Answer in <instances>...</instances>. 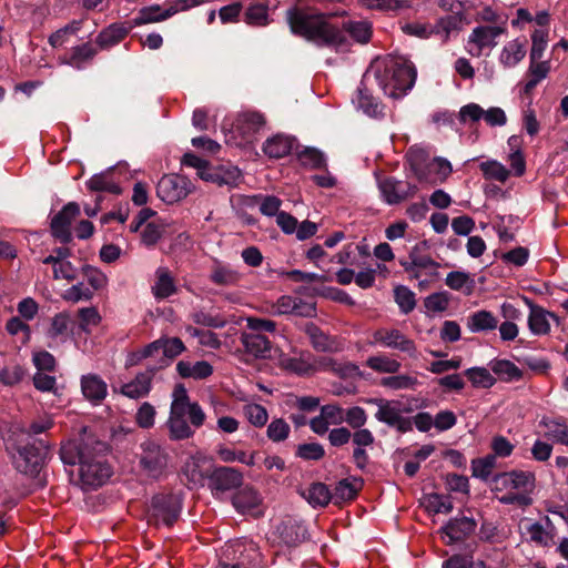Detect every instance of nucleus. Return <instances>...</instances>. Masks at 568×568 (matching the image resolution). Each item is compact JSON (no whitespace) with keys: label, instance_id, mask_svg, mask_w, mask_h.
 <instances>
[{"label":"nucleus","instance_id":"nucleus-43","mask_svg":"<svg viewBox=\"0 0 568 568\" xmlns=\"http://www.w3.org/2000/svg\"><path fill=\"white\" fill-rule=\"evenodd\" d=\"M166 426L169 428V437L172 440H183L194 435V430L187 424L185 417L170 416Z\"/></svg>","mask_w":568,"mask_h":568},{"label":"nucleus","instance_id":"nucleus-22","mask_svg":"<svg viewBox=\"0 0 568 568\" xmlns=\"http://www.w3.org/2000/svg\"><path fill=\"white\" fill-rule=\"evenodd\" d=\"M81 390L90 403L99 405L108 394V386L99 375L88 374L81 378Z\"/></svg>","mask_w":568,"mask_h":568},{"label":"nucleus","instance_id":"nucleus-25","mask_svg":"<svg viewBox=\"0 0 568 568\" xmlns=\"http://www.w3.org/2000/svg\"><path fill=\"white\" fill-rule=\"evenodd\" d=\"M130 29V27H125L123 23H112L100 31L95 38V44L101 50L110 49L124 40Z\"/></svg>","mask_w":568,"mask_h":568},{"label":"nucleus","instance_id":"nucleus-41","mask_svg":"<svg viewBox=\"0 0 568 568\" xmlns=\"http://www.w3.org/2000/svg\"><path fill=\"white\" fill-rule=\"evenodd\" d=\"M541 424L547 428L548 438L568 447V424L564 418L542 419Z\"/></svg>","mask_w":568,"mask_h":568},{"label":"nucleus","instance_id":"nucleus-59","mask_svg":"<svg viewBox=\"0 0 568 568\" xmlns=\"http://www.w3.org/2000/svg\"><path fill=\"white\" fill-rule=\"evenodd\" d=\"M290 425L283 418H276L267 426V437L275 443L285 440L290 435Z\"/></svg>","mask_w":568,"mask_h":568},{"label":"nucleus","instance_id":"nucleus-3","mask_svg":"<svg viewBox=\"0 0 568 568\" xmlns=\"http://www.w3.org/2000/svg\"><path fill=\"white\" fill-rule=\"evenodd\" d=\"M12 464L17 471L33 479L34 487L42 489L48 481L42 470L51 458V446L45 439L14 437Z\"/></svg>","mask_w":568,"mask_h":568},{"label":"nucleus","instance_id":"nucleus-17","mask_svg":"<svg viewBox=\"0 0 568 568\" xmlns=\"http://www.w3.org/2000/svg\"><path fill=\"white\" fill-rule=\"evenodd\" d=\"M168 464L166 454L154 443H148L143 447V453L140 457V466L151 478H159Z\"/></svg>","mask_w":568,"mask_h":568},{"label":"nucleus","instance_id":"nucleus-62","mask_svg":"<svg viewBox=\"0 0 568 568\" xmlns=\"http://www.w3.org/2000/svg\"><path fill=\"white\" fill-rule=\"evenodd\" d=\"M93 292L85 287L83 283H78L69 287L62 294V298L67 302L78 303L80 301H90Z\"/></svg>","mask_w":568,"mask_h":568},{"label":"nucleus","instance_id":"nucleus-55","mask_svg":"<svg viewBox=\"0 0 568 568\" xmlns=\"http://www.w3.org/2000/svg\"><path fill=\"white\" fill-rule=\"evenodd\" d=\"M158 281L154 287V295L159 298H166L175 292V285L168 271H158Z\"/></svg>","mask_w":568,"mask_h":568},{"label":"nucleus","instance_id":"nucleus-5","mask_svg":"<svg viewBox=\"0 0 568 568\" xmlns=\"http://www.w3.org/2000/svg\"><path fill=\"white\" fill-rule=\"evenodd\" d=\"M183 508V497L176 493L155 494L148 508V524L159 527H173L179 520Z\"/></svg>","mask_w":568,"mask_h":568},{"label":"nucleus","instance_id":"nucleus-42","mask_svg":"<svg viewBox=\"0 0 568 568\" xmlns=\"http://www.w3.org/2000/svg\"><path fill=\"white\" fill-rule=\"evenodd\" d=\"M297 158L303 166L313 170H326L327 163L325 154L316 148L305 146L301 152L297 153Z\"/></svg>","mask_w":568,"mask_h":568},{"label":"nucleus","instance_id":"nucleus-8","mask_svg":"<svg viewBox=\"0 0 568 568\" xmlns=\"http://www.w3.org/2000/svg\"><path fill=\"white\" fill-rule=\"evenodd\" d=\"M274 535L278 544L287 548H296L310 539L305 520L297 516L286 515L275 526Z\"/></svg>","mask_w":568,"mask_h":568},{"label":"nucleus","instance_id":"nucleus-24","mask_svg":"<svg viewBox=\"0 0 568 568\" xmlns=\"http://www.w3.org/2000/svg\"><path fill=\"white\" fill-rule=\"evenodd\" d=\"M364 486V480L361 477H351L341 479L332 491L333 501L338 505L344 501L354 500L359 490Z\"/></svg>","mask_w":568,"mask_h":568},{"label":"nucleus","instance_id":"nucleus-15","mask_svg":"<svg viewBox=\"0 0 568 568\" xmlns=\"http://www.w3.org/2000/svg\"><path fill=\"white\" fill-rule=\"evenodd\" d=\"M201 180L216 184L217 186L235 187L239 185L242 173L231 164H216L213 165L209 161L203 171L200 172Z\"/></svg>","mask_w":568,"mask_h":568},{"label":"nucleus","instance_id":"nucleus-60","mask_svg":"<svg viewBox=\"0 0 568 568\" xmlns=\"http://www.w3.org/2000/svg\"><path fill=\"white\" fill-rule=\"evenodd\" d=\"M547 31L536 29L531 34V49L529 53L530 60H540L544 55V52L547 48Z\"/></svg>","mask_w":568,"mask_h":568},{"label":"nucleus","instance_id":"nucleus-7","mask_svg":"<svg viewBox=\"0 0 568 568\" xmlns=\"http://www.w3.org/2000/svg\"><path fill=\"white\" fill-rule=\"evenodd\" d=\"M371 403L378 406V409L375 413V418L378 422L386 424L388 427L395 428L400 434L413 430L412 419L402 415L403 413H410V408H402L399 402L384 398H374L371 399Z\"/></svg>","mask_w":568,"mask_h":568},{"label":"nucleus","instance_id":"nucleus-48","mask_svg":"<svg viewBox=\"0 0 568 568\" xmlns=\"http://www.w3.org/2000/svg\"><path fill=\"white\" fill-rule=\"evenodd\" d=\"M474 387L490 388L495 385L496 378L485 367H471L464 372Z\"/></svg>","mask_w":568,"mask_h":568},{"label":"nucleus","instance_id":"nucleus-35","mask_svg":"<svg viewBox=\"0 0 568 568\" xmlns=\"http://www.w3.org/2000/svg\"><path fill=\"white\" fill-rule=\"evenodd\" d=\"M420 504L429 514H449L454 508L453 503L448 496H444L437 493L425 494Z\"/></svg>","mask_w":568,"mask_h":568},{"label":"nucleus","instance_id":"nucleus-51","mask_svg":"<svg viewBox=\"0 0 568 568\" xmlns=\"http://www.w3.org/2000/svg\"><path fill=\"white\" fill-rule=\"evenodd\" d=\"M244 21L251 26H266L268 23L267 6L264 3H252L244 12Z\"/></svg>","mask_w":568,"mask_h":568},{"label":"nucleus","instance_id":"nucleus-30","mask_svg":"<svg viewBox=\"0 0 568 568\" xmlns=\"http://www.w3.org/2000/svg\"><path fill=\"white\" fill-rule=\"evenodd\" d=\"M497 326L498 320L490 311L479 310L467 317V327L473 333L494 331Z\"/></svg>","mask_w":568,"mask_h":568},{"label":"nucleus","instance_id":"nucleus-53","mask_svg":"<svg viewBox=\"0 0 568 568\" xmlns=\"http://www.w3.org/2000/svg\"><path fill=\"white\" fill-rule=\"evenodd\" d=\"M418 384L416 377L410 375H395L383 377L381 379V385L384 387H388L390 389H414Z\"/></svg>","mask_w":568,"mask_h":568},{"label":"nucleus","instance_id":"nucleus-49","mask_svg":"<svg viewBox=\"0 0 568 568\" xmlns=\"http://www.w3.org/2000/svg\"><path fill=\"white\" fill-rule=\"evenodd\" d=\"M496 466V455L488 454L481 458L471 460V475L481 480H487Z\"/></svg>","mask_w":568,"mask_h":568},{"label":"nucleus","instance_id":"nucleus-28","mask_svg":"<svg viewBox=\"0 0 568 568\" xmlns=\"http://www.w3.org/2000/svg\"><path fill=\"white\" fill-rule=\"evenodd\" d=\"M260 503L261 499L257 490L250 485H242L232 496V505L241 514L256 508Z\"/></svg>","mask_w":568,"mask_h":568},{"label":"nucleus","instance_id":"nucleus-56","mask_svg":"<svg viewBox=\"0 0 568 568\" xmlns=\"http://www.w3.org/2000/svg\"><path fill=\"white\" fill-rule=\"evenodd\" d=\"M70 324L71 318L67 312L55 314L52 317L51 325L48 329V336L51 338H57L59 336L68 335Z\"/></svg>","mask_w":568,"mask_h":568},{"label":"nucleus","instance_id":"nucleus-10","mask_svg":"<svg viewBox=\"0 0 568 568\" xmlns=\"http://www.w3.org/2000/svg\"><path fill=\"white\" fill-rule=\"evenodd\" d=\"M206 1L207 0H176L173 4L169 6L165 9H163L159 4L143 7L138 12L133 21L135 26L163 21L174 16L179 11H184L193 7H197Z\"/></svg>","mask_w":568,"mask_h":568},{"label":"nucleus","instance_id":"nucleus-31","mask_svg":"<svg viewBox=\"0 0 568 568\" xmlns=\"http://www.w3.org/2000/svg\"><path fill=\"white\" fill-rule=\"evenodd\" d=\"M176 372L182 378L205 379L213 374V366L206 361H199L194 365L180 361L176 364Z\"/></svg>","mask_w":568,"mask_h":568},{"label":"nucleus","instance_id":"nucleus-2","mask_svg":"<svg viewBox=\"0 0 568 568\" xmlns=\"http://www.w3.org/2000/svg\"><path fill=\"white\" fill-rule=\"evenodd\" d=\"M109 445L93 434L83 433L77 438L63 443L60 459L64 465L79 466V477L85 490L104 485L112 475V468L105 456Z\"/></svg>","mask_w":568,"mask_h":568},{"label":"nucleus","instance_id":"nucleus-58","mask_svg":"<svg viewBox=\"0 0 568 568\" xmlns=\"http://www.w3.org/2000/svg\"><path fill=\"white\" fill-rule=\"evenodd\" d=\"M164 229L162 225L154 222L145 224L141 231V242L146 247H154L163 236Z\"/></svg>","mask_w":568,"mask_h":568},{"label":"nucleus","instance_id":"nucleus-9","mask_svg":"<svg viewBox=\"0 0 568 568\" xmlns=\"http://www.w3.org/2000/svg\"><path fill=\"white\" fill-rule=\"evenodd\" d=\"M243 473L230 466H212L207 474V487L214 497L236 490L243 485Z\"/></svg>","mask_w":568,"mask_h":568},{"label":"nucleus","instance_id":"nucleus-21","mask_svg":"<svg viewBox=\"0 0 568 568\" xmlns=\"http://www.w3.org/2000/svg\"><path fill=\"white\" fill-rule=\"evenodd\" d=\"M305 334L308 336L311 345L316 352L334 353L338 351L335 337L326 334L315 323L310 322L305 325Z\"/></svg>","mask_w":568,"mask_h":568},{"label":"nucleus","instance_id":"nucleus-44","mask_svg":"<svg viewBox=\"0 0 568 568\" xmlns=\"http://www.w3.org/2000/svg\"><path fill=\"white\" fill-rule=\"evenodd\" d=\"M479 169L486 180H494L500 183H505L510 175L509 170L496 160L481 162Z\"/></svg>","mask_w":568,"mask_h":568},{"label":"nucleus","instance_id":"nucleus-20","mask_svg":"<svg viewBox=\"0 0 568 568\" xmlns=\"http://www.w3.org/2000/svg\"><path fill=\"white\" fill-rule=\"evenodd\" d=\"M374 341L381 343L384 346L399 349L404 353L413 355L416 352V346L413 339L407 338L398 329H377L374 335Z\"/></svg>","mask_w":568,"mask_h":568},{"label":"nucleus","instance_id":"nucleus-19","mask_svg":"<svg viewBox=\"0 0 568 568\" xmlns=\"http://www.w3.org/2000/svg\"><path fill=\"white\" fill-rule=\"evenodd\" d=\"M98 54V48L91 42H85L72 47L60 59L61 62L77 70H83L90 64Z\"/></svg>","mask_w":568,"mask_h":568},{"label":"nucleus","instance_id":"nucleus-12","mask_svg":"<svg viewBox=\"0 0 568 568\" xmlns=\"http://www.w3.org/2000/svg\"><path fill=\"white\" fill-rule=\"evenodd\" d=\"M80 215V205L77 202L67 203L50 222L51 235L62 245L72 242V222Z\"/></svg>","mask_w":568,"mask_h":568},{"label":"nucleus","instance_id":"nucleus-33","mask_svg":"<svg viewBox=\"0 0 568 568\" xmlns=\"http://www.w3.org/2000/svg\"><path fill=\"white\" fill-rule=\"evenodd\" d=\"M85 185L91 192H108L111 194H121L122 189L111 180V170L92 175Z\"/></svg>","mask_w":568,"mask_h":568},{"label":"nucleus","instance_id":"nucleus-32","mask_svg":"<svg viewBox=\"0 0 568 568\" xmlns=\"http://www.w3.org/2000/svg\"><path fill=\"white\" fill-rule=\"evenodd\" d=\"M277 310L281 314H296L301 316H312L315 307L307 305L301 298L283 295L277 300Z\"/></svg>","mask_w":568,"mask_h":568},{"label":"nucleus","instance_id":"nucleus-54","mask_svg":"<svg viewBox=\"0 0 568 568\" xmlns=\"http://www.w3.org/2000/svg\"><path fill=\"white\" fill-rule=\"evenodd\" d=\"M450 302V294L447 291L428 295L424 300V306L428 312L442 313L447 310Z\"/></svg>","mask_w":568,"mask_h":568},{"label":"nucleus","instance_id":"nucleus-13","mask_svg":"<svg viewBox=\"0 0 568 568\" xmlns=\"http://www.w3.org/2000/svg\"><path fill=\"white\" fill-rule=\"evenodd\" d=\"M373 77L372 70H366L359 85L356 90V95L352 99V102L357 109L362 110L366 115L375 119L384 116L385 106L375 98L368 89V83Z\"/></svg>","mask_w":568,"mask_h":568},{"label":"nucleus","instance_id":"nucleus-45","mask_svg":"<svg viewBox=\"0 0 568 568\" xmlns=\"http://www.w3.org/2000/svg\"><path fill=\"white\" fill-rule=\"evenodd\" d=\"M464 18V13L462 11H457L454 12V14H448L438 19L435 27H438V34L444 33L445 42L449 39L453 31L462 30Z\"/></svg>","mask_w":568,"mask_h":568},{"label":"nucleus","instance_id":"nucleus-52","mask_svg":"<svg viewBox=\"0 0 568 568\" xmlns=\"http://www.w3.org/2000/svg\"><path fill=\"white\" fill-rule=\"evenodd\" d=\"M295 456L307 462H317L325 456V449L320 443H304L296 446Z\"/></svg>","mask_w":568,"mask_h":568},{"label":"nucleus","instance_id":"nucleus-6","mask_svg":"<svg viewBox=\"0 0 568 568\" xmlns=\"http://www.w3.org/2000/svg\"><path fill=\"white\" fill-rule=\"evenodd\" d=\"M262 554L253 541L235 542L224 551L216 568H263Z\"/></svg>","mask_w":568,"mask_h":568},{"label":"nucleus","instance_id":"nucleus-64","mask_svg":"<svg viewBox=\"0 0 568 568\" xmlns=\"http://www.w3.org/2000/svg\"><path fill=\"white\" fill-rule=\"evenodd\" d=\"M244 132H257L265 125V116L256 111L245 112L241 115L240 119Z\"/></svg>","mask_w":568,"mask_h":568},{"label":"nucleus","instance_id":"nucleus-50","mask_svg":"<svg viewBox=\"0 0 568 568\" xmlns=\"http://www.w3.org/2000/svg\"><path fill=\"white\" fill-rule=\"evenodd\" d=\"M82 21L73 20L63 28H60L49 37V43L53 48L62 47L69 41L71 36H74L80 31Z\"/></svg>","mask_w":568,"mask_h":568},{"label":"nucleus","instance_id":"nucleus-37","mask_svg":"<svg viewBox=\"0 0 568 568\" xmlns=\"http://www.w3.org/2000/svg\"><path fill=\"white\" fill-rule=\"evenodd\" d=\"M304 497L314 508L325 507L331 500H333L332 491L328 486L320 481L311 484L307 491L304 494Z\"/></svg>","mask_w":568,"mask_h":568},{"label":"nucleus","instance_id":"nucleus-36","mask_svg":"<svg viewBox=\"0 0 568 568\" xmlns=\"http://www.w3.org/2000/svg\"><path fill=\"white\" fill-rule=\"evenodd\" d=\"M548 314H550V312L546 311L544 307H531L527 323L529 331L534 335H547L550 332Z\"/></svg>","mask_w":568,"mask_h":568},{"label":"nucleus","instance_id":"nucleus-61","mask_svg":"<svg viewBox=\"0 0 568 568\" xmlns=\"http://www.w3.org/2000/svg\"><path fill=\"white\" fill-rule=\"evenodd\" d=\"M83 276L87 278L88 283L94 291H99L103 288L106 284L105 274L99 268L85 264L81 268Z\"/></svg>","mask_w":568,"mask_h":568},{"label":"nucleus","instance_id":"nucleus-11","mask_svg":"<svg viewBox=\"0 0 568 568\" xmlns=\"http://www.w3.org/2000/svg\"><path fill=\"white\" fill-rule=\"evenodd\" d=\"M191 192V181L180 174H164L156 184V195L166 204L180 202Z\"/></svg>","mask_w":568,"mask_h":568},{"label":"nucleus","instance_id":"nucleus-63","mask_svg":"<svg viewBox=\"0 0 568 568\" xmlns=\"http://www.w3.org/2000/svg\"><path fill=\"white\" fill-rule=\"evenodd\" d=\"M54 423L51 418H43L33 420L27 428L21 429L20 434L16 437H31L32 439H39L37 435L45 433L53 427Z\"/></svg>","mask_w":568,"mask_h":568},{"label":"nucleus","instance_id":"nucleus-29","mask_svg":"<svg viewBox=\"0 0 568 568\" xmlns=\"http://www.w3.org/2000/svg\"><path fill=\"white\" fill-rule=\"evenodd\" d=\"M505 31L506 29L503 27L479 26L473 30L469 37V42L477 44L479 51L485 47L494 48L497 45L495 39ZM480 52H478V54Z\"/></svg>","mask_w":568,"mask_h":568},{"label":"nucleus","instance_id":"nucleus-4","mask_svg":"<svg viewBox=\"0 0 568 568\" xmlns=\"http://www.w3.org/2000/svg\"><path fill=\"white\" fill-rule=\"evenodd\" d=\"M373 79L385 94L400 98L410 90L416 80V69L406 62L390 61L383 68L371 67Z\"/></svg>","mask_w":568,"mask_h":568},{"label":"nucleus","instance_id":"nucleus-27","mask_svg":"<svg viewBox=\"0 0 568 568\" xmlns=\"http://www.w3.org/2000/svg\"><path fill=\"white\" fill-rule=\"evenodd\" d=\"M404 182L394 176H386L378 180V189L382 196L389 205H395L407 200V194H404Z\"/></svg>","mask_w":568,"mask_h":568},{"label":"nucleus","instance_id":"nucleus-47","mask_svg":"<svg viewBox=\"0 0 568 568\" xmlns=\"http://www.w3.org/2000/svg\"><path fill=\"white\" fill-rule=\"evenodd\" d=\"M210 280L216 285L227 286L236 284L240 275L230 266L217 264L212 268Z\"/></svg>","mask_w":568,"mask_h":568},{"label":"nucleus","instance_id":"nucleus-16","mask_svg":"<svg viewBox=\"0 0 568 568\" xmlns=\"http://www.w3.org/2000/svg\"><path fill=\"white\" fill-rule=\"evenodd\" d=\"M477 528V523L474 518L462 516L450 518L440 529L443 539L446 545H454L465 541L470 537Z\"/></svg>","mask_w":568,"mask_h":568},{"label":"nucleus","instance_id":"nucleus-23","mask_svg":"<svg viewBox=\"0 0 568 568\" xmlns=\"http://www.w3.org/2000/svg\"><path fill=\"white\" fill-rule=\"evenodd\" d=\"M296 139L285 134H275L268 138L263 144V152L271 159H282L293 151Z\"/></svg>","mask_w":568,"mask_h":568},{"label":"nucleus","instance_id":"nucleus-14","mask_svg":"<svg viewBox=\"0 0 568 568\" xmlns=\"http://www.w3.org/2000/svg\"><path fill=\"white\" fill-rule=\"evenodd\" d=\"M491 483L495 484V489L498 491L504 489L534 491L536 477L531 471L510 470L495 474L491 477Z\"/></svg>","mask_w":568,"mask_h":568},{"label":"nucleus","instance_id":"nucleus-18","mask_svg":"<svg viewBox=\"0 0 568 568\" xmlns=\"http://www.w3.org/2000/svg\"><path fill=\"white\" fill-rule=\"evenodd\" d=\"M156 372V365L148 367L145 372L136 374L133 381L122 384L119 393L131 399H140L148 396L152 389V379Z\"/></svg>","mask_w":568,"mask_h":568},{"label":"nucleus","instance_id":"nucleus-26","mask_svg":"<svg viewBox=\"0 0 568 568\" xmlns=\"http://www.w3.org/2000/svg\"><path fill=\"white\" fill-rule=\"evenodd\" d=\"M241 343L245 352L256 358H266L271 352L270 339L260 333H243Z\"/></svg>","mask_w":568,"mask_h":568},{"label":"nucleus","instance_id":"nucleus-34","mask_svg":"<svg viewBox=\"0 0 568 568\" xmlns=\"http://www.w3.org/2000/svg\"><path fill=\"white\" fill-rule=\"evenodd\" d=\"M526 41L518 39L508 42L501 50L499 62L505 68H513L518 64L526 55L525 49Z\"/></svg>","mask_w":568,"mask_h":568},{"label":"nucleus","instance_id":"nucleus-38","mask_svg":"<svg viewBox=\"0 0 568 568\" xmlns=\"http://www.w3.org/2000/svg\"><path fill=\"white\" fill-rule=\"evenodd\" d=\"M490 368L504 382H517L524 377L523 371L508 359H494Z\"/></svg>","mask_w":568,"mask_h":568},{"label":"nucleus","instance_id":"nucleus-40","mask_svg":"<svg viewBox=\"0 0 568 568\" xmlns=\"http://www.w3.org/2000/svg\"><path fill=\"white\" fill-rule=\"evenodd\" d=\"M163 357L160 361L158 371L166 367L170 361L174 359L185 351L184 343L180 337H161Z\"/></svg>","mask_w":568,"mask_h":568},{"label":"nucleus","instance_id":"nucleus-46","mask_svg":"<svg viewBox=\"0 0 568 568\" xmlns=\"http://www.w3.org/2000/svg\"><path fill=\"white\" fill-rule=\"evenodd\" d=\"M394 300L403 314H409L416 306L415 293L405 285L394 288Z\"/></svg>","mask_w":568,"mask_h":568},{"label":"nucleus","instance_id":"nucleus-39","mask_svg":"<svg viewBox=\"0 0 568 568\" xmlns=\"http://www.w3.org/2000/svg\"><path fill=\"white\" fill-rule=\"evenodd\" d=\"M209 469L203 470L201 460L195 457L189 458L182 466L181 473L186 478L187 483L193 485L203 486L204 480L207 479Z\"/></svg>","mask_w":568,"mask_h":568},{"label":"nucleus","instance_id":"nucleus-1","mask_svg":"<svg viewBox=\"0 0 568 568\" xmlns=\"http://www.w3.org/2000/svg\"><path fill=\"white\" fill-rule=\"evenodd\" d=\"M329 13L308 11L305 8L292 6L286 10L285 18L290 31L296 37L304 38L321 48L345 50L349 47L348 34L354 41L366 44L373 36L369 21H344L342 27L328 21Z\"/></svg>","mask_w":568,"mask_h":568},{"label":"nucleus","instance_id":"nucleus-57","mask_svg":"<svg viewBox=\"0 0 568 568\" xmlns=\"http://www.w3.org/2000/svg\"><path fill=\"white\" fill-rule=\"evenodd\" d=\"M367 366L381 373H397L400 368V363L387 356H372L367 359Z\"/></svg>","mask_w":568,"mask_h":568}]
</instances>
